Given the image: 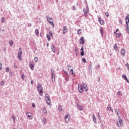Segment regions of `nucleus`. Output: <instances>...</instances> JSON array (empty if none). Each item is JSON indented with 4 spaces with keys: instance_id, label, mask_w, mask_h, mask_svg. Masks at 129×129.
<instances>
[{
    "instance_id": "48",
    "label": "nucleus",
    "mask_w": 129,
    "mask_h": 129,
    "mask_svg": "<svg viewBox=\"0 0 129 129\" xmlns=\"http://www.w3.org/2000/svg\"><path fill=\"white\" fill-rule=\"evenodd\" d=\"M4 22H5V18L4 17H3L2 18V23H4Z\"/></svg>"
},
{
    "instance_id": "17",
    "label": "nucleus",
    "mask_w": 129,
    "mask_h": 129,
    "mask_svg": "<svg viewBox=\"0 0 129 129\" xmlns=\"http://www.w3.org/2000/svg\"><path fill=\"white\" fill-rule=\"evenodd\" d=\"M99 31L100 32L101 36H103V29H102V28L101 27Z\"/></svg>"
},
{
    "instance_id": "45",
    "label": "nucleus",
    "mask_w": 129,
    "mask_h": 129,
    "mask_svg": "<svg viewBox=\"0 0 129 129\" xmlns=\"http://www.w3.org/2000/svg\"><path fill=\"white\" fill-rule=\"evenodd\" d=\"M125 66H126L127 67V68L128 69V70H129V64H128V63H126L125 64Z\"/></svg>"
},
{
    "instance_id": "27",
    "label": "nucleus",
    "mask_w": 129,
    "mask_h": 129,
    "mask_svg": "<svg viewBox=\"0 0 129 129\" xmlns=\"http://www.w3.org/2000/svg\"><path fill=\"white\" fill-rule=\"evenodd\" d=\"M51 75H52V77H53V75H55V74H54V73H55V72L54 71V70L53 69H51Z\"/></svg>"
},
{
    "instance_id": "29",
    "label": "nucleus",
    "mask_w": 129,
    "mask_h": 129,
    "mask_svg": "<svg viewBox=\"0 0 129 129\" xmlns=\"http://www.w3.org/2000/svg\"><path fill=\"white\" fill-rule=\"evenodd\" d=\"M121 36V34L117 33L116 34V38H119Z\"/></svg>"
},
{
    "instance_id": "59",
    "label": "nucleus",
    "mask_w": 129,
    "mask_h": 129,
    "mask_svg": "<svg viewBox=\"0 0 129 129\" xmlns=\"http://www.w3.org/2000/svg\"><path fill=\"white\" fill-rule=\"evenodd\" d=\"M45 97H46V98H47V97H49V95H48V94H45Z\"/></svg>"
},
{
    "instance_id": "33",
    "label": "nucleus",
    "mask_w": 129,
    "mask_h": 129,
    "mask_svg": "<svg viewBox=\"0 0 129 129\" xmlns=\"http://www.w3.org/2000/svg\"><path fill=\"white\" fill-rule=\"evenodd\" d=\"M5 85V82L4 81L1 82L0 83V85H1V86H3V85Z\"/></svg>"
},
{
    "instance_id": "57",
    "label": "nucleus",
    "mask_w": 129,
    "mask_h": 129,
    "mask_svg": "<svg viewBox=\"0 0 129 129\" xmlns=\"http://www.w3.org/2000/svg\"><path fill=\"white\" fill-rule=\"evenodd\" d=\"M14 67H15L16 69L18 68V67L17 66V64H16V63H14Z\"/></svg>"
},
{
    "instance_id": "50",
    "label": "nucleus",
    "mask_w": 129,
    "mask_h": 129,
    "mask_svg": "<svg viewBox=\"0 0 129 129\" xmlns=\"http://www.w3.org/2000/svg\"><path fill=\"white\" fill-rule=\"evenodd\" d=\"M76 6H73V10H74V11H76Z\"/></svg>"
},
{
    "instance_id": "3",
    "label": "nucleus",
    "mask_w": 129,
    "mask_h": 129,
    "mask_svg": "<svg viewBox=\"0 0 129 129\" xmlns=\"http://www.w3.org/2000/svg\"><path fill=\"white\" fill-rule=\"evenodd\" d=\"M118 120L119 121H117L116 124L118 127L119 126H121V124H122V120L121 119V118L120 117H118Z\"/></svg>"
},
{
    "instance_id": "38",
    "label": "nucleus",
    "mask_w": 129,
    "mask_h": 129,
    "mask_svg": "<svg viewBox=\"0 0 129 129\" xmlns=\"http://www.w3.org/2000/svg\"><path fill=\"white\" fill-rule=\"evenodd\" d=\"M49 36H50V37H53V34L52 33V32L49 31Z\"/></svg>"
},
{
    "instance_id": "4",
    "label": "nucleus",
    "mask_w": 129,
    "mask_h": 129,
    "mask_svg": "<svg viewBox=\"0 0 129 129\" xmlns=\"http://www.w3.org/2000/svg\"><path fill=\"white\" fill-rule=\"evenodd\" d=\"M78 88L79 92H80V93H83V87H82L81 85H78Z\"/></svg>"
},
{
    "instance_id": "37",
    "label": "nucleus",
    "mask_w": 129,
    "mask_h": 129,
    "mask_svg": "<svg viewBox=\"0 0 129 129\" xmlns=\"http://www.w3.org/2000/svg\"><path fill=\"white\" fill-rule=\"evenodd\" d=\"M81 56H84V51H81Z\"/></svg>"
},
{
    "instance_id": "19",
    "label": "nucleus",
    "mask_w": 129,
    "mask_h": 129,
    "mask_svg": "<svg viewBox=\"0 0 129 129\" xmlns=\"http://www.w3.org/2000/svg\"><path fill=\"white\" fill-rule=\"evenodd\" d=\"M114 48V50H115V51H116V50H117V44L115 43V45L113 46Z\"/></svg>"
},
{
    "instance_id": "13",
    "label": "nucleus",
    "mask_w": 129,
    "mask_h": 129,
    "mask_svg": "<svg viewBox=\"0 0 129 129\" xmlns=\"http://www.w3.org/2000/svg\"><path fill=\"white\" fill-rule=\"evenodd\" d=\"M46 101L48 105H51V103H50V102H48V101H50V97H47V98H46Z\"/></svg>"
},
{
    "instance_id": "39",
    "label": "nucleus",
    "mask_w": 129,
    "mask_h": 129,
    "mask_svg": "<svg viewBox=\"0 0 129 129\" xmlns=\"http://www.w3.org/2000/svg\"><path fill=\"white\" fill-rule=\"evenodd\" d=\"M6 72H9V71H10V68H9V67H7L6 68Z\"/></svg>"
},
{
    "instance_id": "44",
    "label": "nucleus",
    "mask_w": 129,
    "mask_h": 129,
    "mask_svg": "<svg viewBox=\"0 0 129 129\" xmlns=\"http://www.w3.org/2000/svg\"><path fill=\"white\" fill-rule=\"evenodd\" d=\"M21 78H22V79H23V80H24V79L25 78V75L24 74H23L21 76Z\"/></svg>"
},
{
    "instance_id": "61",
    "label": "nucleus",
    "mask_w": 129,
    "mask_h": 129,
    "mask_svg": "<svg viewBox=\"0 0 129 129\" xmlns=\"http://www.w3.org/2000/svg\"><path fill=\"white\" fill-rule=\"evenodd\" d=\"M119 24H120V25H121V24H122V22H121V20H119Z\"/></svg>"
},
{
    "instance_id": "51",
    "label": "nucleus",
    "mask_w": 129,
    "mask_h": 129,
    "mask_svg": "<svg viewBox=\"0 0 129 129\" xmlns=\"http://www.w3.org/2000/svg\"><path fill=\"white\" fill-rule=\"evenodd\" d=\"M80 31H81V29H79V30L77 31L78 33L79 34H81V32H80Z\"/></svg>"
},
{
    "instance_id": "25",
    "label": "nucleus",
    "mask_w": 129,
    "mask_h": 129,
    "mask_svg": "<svg viewBox=\"0 0 129 129\" xmlns=\"http://www.w3.org/2000/svg\"><path fill=\"white\" fill-rule=\"evenodd\" d=\"M115 112L116 114H117V116H118V112H119V111L118 110V109H116L115 110Z\"/></svg>"
},
{
    "instance_id": "49",
    "label": "nucleus",
    "mask_w": 129,
    "mask_h": 129,
    "mask_svg": "<svg viewBox=\"0 0 129 129\" xmlns=\"http://www.w3.org/2000/svg\"><path fill=\"white\" fill-rule=\"evenodd\" d=\"M70 71V72H72V75H73V74H74V73H73V69H71Z\"/></svg>"
},
{
    "instance_id": "10",
    "label": "nucleus",
    "mask_w": 129,
    "mask_h": 129,
    "mask_svg": "<svg viewBox=\"0 0 129 129\" xmlns=\"http://www.w3.org/2000/svg\"><path fill=\"white\" fill-rule=\"evenodd\" d=\"M122 78H123V79H124V80H125V81L127 82V83H129V81L127 79V77H126V76L122 75Z\"/></svg>"
},
{
    "instance_id": "22",
    "label": "nucleus",
    "mask_w": 129,
    "mask_h": 129,
    "mask_svg": "<svg viewBox=\"0 0 129 129\" xmlns=\"http://www.w3.org/2000/svg\"><path fill=\"white\" fill-rule=\"evenodd\" d=\"M51 78H52V82H54V81H55V75H51Z\"/></svg>"
},
{
    "instance_id": "62",
    "label": "nucleus",
    "mask_w": 129,
    "mask_h": 129,
    "mask_svg": "<svg viewBox=\"0 0 129 129\" xmlns=\"http://www.w3.org/2000/svg\"><path fill=\"white\" fill-rule=\"evenodd\" d=\"M31 84H34V81L31 80Z\"/></svg>"
},
{
    "instance_id": "2",
    "label": "nucleus",
    "mask_w": 129,
    "mask_h": 129,
    "mask_svg": "<svg viewBox=\"0 0 129 129\" xmlns=\"http://www.w3.org/2000/svg\"><path fill=\"white\" fill-rule=\"evenodd\" d=\"M22 48H19V51H18V56L17 57L18 58V60L19 61H21L22 60Z\"/></svg>"
},
{
    "instance_id": "16",
    "label": "nucleus",
    "mask_w": 129,
    "mask_h": 129,
    "mask_svg": "<svg viewBox=\"0 0 129 129\" xmlns=\"http://www.w3.org/2000/svg\"><path fill=\"white\" fill-rule=\"evenodd\" d=\"M51 50L53 52V53H55V51H56V49L55 48V46L54 45H52L51 46Z\"/></svg>"
},
{
    "instance_id": "23",
    "label": "nucleus",
    "mask_w": 129,
    "mask_h": 129,
    "mask_svg": "<svg viewBox=\"0 0 129 129\" xmlns=\"http://www.w3.org/2000/svg\"><path fill=\"white\" fill-rule=\"evenodd\" d=\"M35 34L36 35V36H38V35H39V30L36 29L35 31Z\"/></svg>"
},
{
    "instance_id": "12",
    "label": "nucleus",
    "mask_w": 129,
    "mask_h": 129,
    "mask_svg": "<svg viewBox=\"0 0 129 129\" xmlns=\"http://www.w3.org/2000/svg\"><path fill=\"white\" fill-rule=\"evenodd\" d=\"M84 13L85 14V15H86V16L87 15V14H88V7H87V9H84Z\"/></svg>"
},
{
    "instance_id": "60",
    "label": "nucleus",
    "mask_w": 129,
    "mask_h": 129,
    "mask_svg": "<svg viewBox=\"0 0 129 129\" xmlns=\"http://www.w3.org/2000/svg\"><path fill=\"white\" fill-rule=\"evenodd\" d=\"M63 71L64 72V73H65V74H67L68 73H67V71H65L64 70H63Z\"/></svg>"
},
{
    "instance_id": "34",
    "label": "nucleus",
    "mask_w": 129,
    "mask_h": 129,
    "mask_svg": "<svg viewBox=\"0 0 129 129\" xmlns=\"http://www.w3.org/2000/svg\"><path fill=\"white\" fill-rule=\"evenodd\" d=\"M95 68L96 70H97V69H99V68H100V66L99 64H98L97 66H96Z\"/></svg>"
},
{
    "instance_id": "28",
    "label": "nucleus",
    "mask_w": 129,
    "mask_h": 129,
    "mask_svg": "<svg viewBox=\"0 0 129 129\" xmlns=\"http://www.w3.org/2000/svg\"><path fill=\"white\" fill-rule=\"evenodd\" d=\"M58 109L59 111H62V107H61V105H58Z\"/></svg>"
},
{
    "instance_id": "24",
    "label": "nucleus",
    "mask_w": 129,
    "mask_h": 129,
    "mask_svg": "<svg viewBox=\"0 0 129 129\" xmlns=\"http://www.w3.org/2000/svg\"><path fill=\"white\" fill-rule=\"evenodd\" d=\"M9 44L12 47L14 45V43L13 42V41L12 40H10L9 41Z\"/></svg>"
},
{
    "instance_id": "1",
    "label": "nucleus",
    "mask_w": 129,
    "mask_h": 129,
    "mask_svg": "<svg viewBox=\"0 0 129 129\" xmlns=\"http://www.w3.org/2000/svg\"><path fill=\"white\" fill-rule=\"evenodd\" d=\"M37 89L40 95L41 96H43V87H42V85H41V84L38 85Z\"/></svg>"
},
{
    "instance_id": "54",
    "label": "nucleus",
    "mask_w": 129,
    "mask_h": 129,
    "mask_svg": "<svg viewBox=\"0 0 129 129\" xmlns=\"http://www.w3.org/2000/svg\"><path fill=\"white\" fill-rule=\"evenodd\" d=\"M117 93H118L119 94V95H121V91H119Z\"/></svg>"
},
{
    "instance_id": "58",
    "label": "nucleus",
    "mask_w": 129,
    "mask_h": 129,
    "mask_svg": "<svg viewBox=\"0 0 129 129\" xmlns=\"http://www.w3.org/2000/svg\"><path fill=\"white\" fill-rule=\"evenodd\" d=\"M66 81H67L68 82V81H69V79H68V78L65 79Z\"/></svg>"
},
{
    "instance_id": "9",
    "label": "nucleus",
    "mask_w": 129,
    "mask_h": 129,
    "mask_svg": "<svg viewBox=\"0 0 129 129\" xmlns=\"http://www.w3.org/2000/svg\"><path fill=\"white\" fill-rule=\"evenodd\" d=\"M126 28L125 30L127 31V33H129V26H128V23H127V21H126Z\"/></svg>"
},
{
    "instance_id": "47",
    "label": "nucleus",
    "mask_w": 129,
    "mask_h": 129,
    "mask_svg": "<svg viewBox=\"0 0 129 129\" xmlns=\"http://www.w3.org/2000/svg\"><path fill=\"white\" fill-rule=\"evenodd\" d=\"M98 116L99 119L100 120V119H101V118H100V115H99V113H98Z\"/></svg>"
},
{
    "instance_id": "52",
    "label": "nucleus",
    "mask_w": 129,
    "mask_h": 129,
    "mask_svg": "<svg viewBox=\"0 0 129 129\" xmlns=\"http://www.w3.org/2000/svg\"><path fill=\"white\" fill-rule=\"evenodd\" d=\"M43 121L44 122V123H46V118H44L43 119Z\"/></svg>"
},
{
    "instance_id": "26",
    "label": "nucleus",
    "mask_w": 129,
    "mask_h": 129,
    "mask_svg": "<svg viewBox=\"0 0 129 129\" xmlns=\"http://www.w3.org/2000/svg\"><path fill=\"white\" fill-rule=\"evenodd\" d=\"M46 37L48 41H51V37H50V35H49V34H47Z\"/></svg>"
},
{
    "instance_id": "55",
    "label": "nucleus",
    "mask_w": 129,
    "mask_h": 129,
    "mask_svg": "<svg viewBox=\"0 0 129 129\" xmlns=\"http://www.w3.org/2000/svg\"><path fill=\"white\" fill-rule=\"evenodd\" d=\"M32 107H36V105H35V104L32 103Z\"/></svg>"
},
{
    "instance_id": "5",
    "label": "nucleus",
    "mask_w": 129,
    "mask_h": 129,
    "mask_svg": "<svg viewBox=\"0 0 129 129\" xmlns=\"http://www.w3.org/2000/svg\"><path fill=\"white\" fill-rule=\"evenodd\" d=\"M29 67H30V69H31V70H34V68L35 67V64H34V62H31L29 63Z\"/></svg>"
},
{
    "instance_id": "14",
    "label": "nucleus",
    "mask_w": 129,
    "mask_h": 129,
    "mask_svg": "<svg viewBox=\"0 0 129 129\" xmlns=\"http://www.w3.org/2000/svg\"><path fill=\"white\" fill-rule=\"evenodd\" d=\"M92 117L94 123H97V122L96 121V117H95V115L93 114Z\"/></svg>"
},
{
    "instance_id": "56",
    "label": "nucleus",
    "mask_w": 129,
    "mask_h": 129,
    "mask_svg": "<svg viewBox=\"0 0 129 129\" xmlns=\"http://www.w3.org/2000/svg\"><path fill=\"white\" fill-rule=\"evenodd\" d=\"M66 120H65V122H66V123H68L69 121V120H67L66 119H65Z\"/></svg>"
},
{
    "instance_id": "7",
    "label": "nucleus",
    "mask_w": 129,
    "mask_h": 129,
    "mask_svg": "<svg viewBox=\"0 0 129 129\" xmlns=\"http://www.w3.org/2000/svg\"><path fill=\"white\" fill-rule=\"evenodd\" d=\"M26 115L29 119H32L33 118V117H32V113H31L30 112H26Z\"/></svg>"
},
{
    "instance_id": "31",
    "label": "nucleus",
    "mask_w": 129,
    "mask_h": 129,
    "mask_svg": "<svg viewBox=\"0 0 129 129\" xmlns=\"http://www.w3.org/2000/svg\"><path fill=\"white\" fill-rule=\"evenodd\" d=\"M46 18H47V20L48 21V22H49V20H52V18L51 17H50L48 16H46Z\"/></svg>"
},
{
    "instance_id": "18",
    "label": "nucleus",
    "mask_w": 129,
    "mask_h": 129,
    "mask_svg": "<svg viewBox=\"0 0 129 129\" xmlns=\"http://www.w3.org/2000/svg\"><path fill=\"white\" fill-rule=\"evenodd\" d=\"M43 110L44 114H47V109H46V107H43Z\"/></svg>"
},
{
    "instance_id": "64",
    "label": "nucleus",
    "mask_w": 129,
    "mask_h": 129,
    "mask_svg": "<svg viewBox=\"0 0 129 129\" xmlns=\"http://www.w3.org/2000/svg\"><path fill=\"white\" fill-rule=\"evenodd\" d=\"M81 51H84V50H83V47H82V48H81Z\"/></svg>"
},
{
    "instance_id": "21",
    "label": "nucleus",
    "mask_w": 129,
    "mask_h": 129,
    "mask_svg": "<svg viewBox=\"0 0 129 129\" xmlns=\"http://www.w3.org/2000/svg\"><path fill=\"white\" fill-rule=\"evenodd\" d=\"M83 85L85 89H86L87 88V85L85 84V83L83 82Z\"/></svg>"
},
{
    "instance_id": "63",
    "label": "nucleus",
    "mask_w": 129,
    "mask_h": 129,
    "mask_svg": "<svg viewBox=\"0 0 129 129\" xmlns=\"http://www.w3.org/2000/svg\"><path fill=\"white\" fill-rule=\"evenodd\" d=\"M66 75H67V77H69L70 75H69V74H68V73Z\"/></svg>"
},
{
    "instance_id": "43",
    "label": "nucleus",
    "mask_w": 129,
    "mask_h": 129,
    "mask_svg": "<svg viewBox=\"0 0 129 129\" xmlns=\"http://www.w3.org/2000/svg\"><path fill=\"white\" fill-rule=\"evenodd\" d=\"M34 60L35 62H38V57H34Z\"/></svg>"
},
{
    "instance_id": "32",
    "label": "nucleus",
    "mask_w": 129,
    "mask_h": 129,
    "mask_svg": "<svg viewBox=\"0 0 129 129\" xmlns=\"http://www.w3.org/2000/svg\"><path fill=\"white\" fill-rule=\"evenodd\" d=\"M69 117V113H68L67 114H66L64 115L65 119H67V118Z\"/></svg>"
},
{
    "instance_id": "35",
    "label": "nucleus",
    "mask_w": 129,
    "mask_h": 129,
    "mask_svg": "<svg viewBox=\"0 0 129 129\" xmlns=\"http://www.w3.org/2000/svg\"><path fill=\"white\" fill-rule=\"evenodd\" d=\"M82 60L83 62H84V63H86V59H85V58H83Z\"/></svg>"
},
{
    "instance_id": "30",
    "label": "nucleus",
    "mask_w": 129,
    "mask_h": 129,
    "mask_svg": "<svg viewBox=\"0 0 129 129\" xmlns=\"http://www.w3.org/2000/svg\"><path fill=\"white\" fill-rule=\"evenodd\" d=\"M49 24H50L51 26H54V22L51 21H48Z\"/></svg>"
},
{
    "instance_id": "42",
    "label": "nucleus",
    "mask_w": 129,
    "mask_h": 129,
    "mask_svg": "<svg viewBox=\"0 0 129 129\" xmlns=\"http://www.w3.org/2000/svg\"><path fill=\"white\" fill-rule=\"evenodd\" d=\"M91 67H92V64H90V65L88 67V69L89 70H91Z\"/></svg>"
},
{
    "instance_id": "36",
    "label": "nucleus",
    "mask_w": 129,
    "mask_h": 129,
    "mask_svg": "<svg viewBox=\"0 0 129 129\" xmlns=\"http://www.w3.org/2000/svg\"><path fill=\"white\" fill-rule=\"evenodd\" d=\"M12 119H13L14 122H15V121H16V118H15V115L12 116Z\"/></svg>"
},
{
    "instance_id": "41",
    "label": "nucleus",
    "mask_w": 129,
    "mask_h": 129,
    "mask_svg": "<svg viewBox=\"0 0 129 129\" xmlns=\"http://www.w3.org/2000/svg\"><path fill=\"white\" fill-rule=\"evenodd\" d=\"M78 108L80 109V110H82L83 109L81 106H79Z\"/></svg>"
},
{
    "instance_id": "20",
    "label": "nucleus",
    "mask_w": 129,
    "mask_h": 129,
    "mask_svg": "<svg viewBox=\"0 0 129 129\" xmlns=\"http://www.w3.org/2000/svg\"><path fill=\"white\" fill-rule=\"evenodd\" d=\"M121 53L122 55H125V50L124 49H122L121 50Z\"/></svg>"
},
{
    "instance_id": "46",
    "label": "nucleus",
    "mask_w": 129,
    "mask_h": 129,
    "mask_svg": "<svg viewBox=\"0 0 129 129\" xmlns=\"http://www.w3.org/2000/svg\"><path fill=\"white\" fill-rule=\"evenodd\" d=\"M105 16H107V17H108L109 16V14H108V13L106 12L105 13Z\"/></svg>"
},
{
    "instance_id": "11",
    "label": "nucleus",
    "mask_w": 129,
    "mask_h": 129,
    "mask_svg": "<svg viewBox=\"0 0 129 129\" xmlns=\"http://www.w3.org/2000/svg\"><path fill=\"white\" fill-rule=\"evenodd\" d=\"M98 20L99 23H100L101 25H103V24H104V22L103 21V20H101V18L98 17Z\"/></svg>"
},
{
    "instance_id": "53",
    "label": "nucleus",
    "mask_w": 129,
    "mask_h": 129,
    "mask_svg": "<svg viewBox=\"0 0 129 129\" xmlns=\"http://www.w3.org/2000/svg\"><path fill=\"white\" fill-rule=\"evenodd\" d=\"M2 65H3V64H2V63L0 62V70H2Z\"/></svg>"
},
{
    "instance_id": "40",
    "label": "nucleus",
    "mask_w": 129,
    "mask_h": 129,
    "mask_svg": "<svg viewBox=\"0 0 129 129\" xmlns=\"http://www.w3.org/2000/svg\"><path fill=\"white\" fill-rule=\"evenodd\" d=\"M67 67L68 68V70H70V68H71V67L72 68V67L71 66L69 65V64L67 65Z\"/></svg>"
},
{
    "instance_id": "15",
    "label": "nucleus",
    "mask_w": 129,
    "mask_h": 129,
    "mask_svg": "<svg viewBox=\"0 0 129 129\" xmlns=\"http://www.w3.org/2000/svg\"><path fill=\"white\" fill-rule=\"evenodd\" d=\"M107 108L108 109L109 111H112V112H113V109H111V107H110V105H108V107H107Z\"/></svg>"
},
{
    "instance_id": "6",
    "label": "nucleus",
    "mask_w": 129,
    "mask_h": 129,
    "mask_svg": "<svg viewBox=\"0 0 129 129\" xmlns=\"http://www.w3.org/2000/svg\"><path fill=\"white\" fill-rule=\"evenodd\" d=\"M85 41V39H84V37L83 36L81 37L80 39V44H81L82 45H84Z\"/></svg>"
},
{
    "instance_id": "8",
    "label": "nucleus",
    "mask_w": 129,
    "mask_h": 129,
    "mask_svg": "<svg viewBox=\"0 0 129 129\" xmlns=\"http://www.w3.org/2000/svg\"><path fill=\"white\" fill-rule=\"evenodd\" d=\"M62 33L63 35L67 33V26H63V29H62Z\"/></svg>"
}]
</instances>
